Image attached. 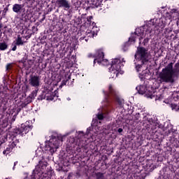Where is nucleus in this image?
Instances as JSON below:
<instances>
[{"mask_svg":"<svg viewBox=\"0 0 179 179\" xmlns=\"http://www.w3.org/2000/svg\"><path fill=\"white\" fill-rule=\"evenodd\" d=\"M17 164V162H15L14 163V166H16Z\"/></svg>","mask_w":179,"mask_h":179,"instance_id":"ea45409f","label":"nucleus"},{"mask_svg":"<svg viewBox=\"0 0 179 179\" xmlns=\"http://www.w3.org/2000/svg\"><path fill=\"white\" fill-rule=\"evenodd\" d=\"M39 169H41V170H44V169H46L47 167V162L44 161H39Z\"/></svg>","mask_w":179,"mask_h":179,"instance_id":"a211bd4d","label":"nucleus"},{"mask_svg":"<svg viewBox=\"0 0 179 179\" xmlns=\"http://www.w3.org/2000/svg\"><path fill=\"white\" fill-rule=\"evenodd\" d=\"M174 63H169L165 68L162 69L159 73L160 83H174V78L179 75V62L173 66Z\"/></svg>","mask_w":179,"mask_h":179,"instance_id":"f257e3e1","label":"nucleus"},{"mask_svg":"<svg viewBox=\"0 0 179 179\" xmlns=\"http://www.w3.org/2000/svg\"><path fill=\"white\" fill-rule=\"evenodd\" d=\"M58 8H64V9H70L71 3L68 0H56Z\"/></svg>","mask_w":179,"mask_h":179,"instance_id":"0eeeda50","label":"nucleus"},{"mask_svg":"<svg viewBox=\"0 0 179 179\" xmlns=\"http://www.w3.org/2000/svg\"><path fill=\"white\" fill-rule=\"evenodd\" d=\"M8 50V43L6 42L0 43V51Z\"/></svg>","mask_w":179,"mask_h":179,"instance_id":"f3484780","label":"nucleus"},{"mask_svg":"<svg viewBox=\"0 0 179 179\" xmlns=\"http://www.w3.org/2000/svg\"><path fill=\"white\" fill-rule=\"evenodd\" d=\"M50 141V145L53 149H58L59 148V144L61 143V140L59 138L52 136V138Z\"/></svg>","mask_w":179,"mask_h":179,"instance_id":"6e6552de","label":"nucleus"},{"mask_svg":"<svg viewBox=\"0 0 179 179\" xmlns=\"http://www.w3.org/2000/svg\"><path fill=\"white\" fill-rule=\"evenodd\" d=\"M85 38H86V37H81L80 40H85Z\"/></svg>","mask_w":179,"mask_h":179,"instance_id":"4c0bfd02","label":"nucleus"},{"mask_svg":"<svg viewBox=\"0 0 179 179\" xmlns=\"http://www.w3.org/2000/svg\"><path fill=\"white\" fill-rule=\"evenodd\" d=\"M17 131L18 134H22V135H24V134H27V132L30 131V127L22 126Z\"/></svg>","mask_w":179,"mask_h":179,"instance_id":"9b49d317","label":"nucleus"},{"mask_svg":"<svg viewBox=\"0 0 179 179\" xmlns=\"http://www.w3.org/2000/svg\"><path fill=\"white\" fill-rule=\"evenodd\" d=\"M140 29H136V31L134 32L136 36H141V33L139 32Z\"/></svg>","mask_w":179,"mask_h":179,"instance_id":"c85d7f7f","label":"nucleus"},{"mask_svg":"<svg viewBox=\"0 0 179 179\" xmlns=\"http://www.w3.org/2000/svg\"><path fill=\"white\" fill-rule=\"evenodd\" d=\"M22 8L23 6L22 4L15 3L13 6V10L15 13H20L22 12Z\"/></svg>","mask_w":179,"mask_h":179,"instance_id":"9d476101","label":"nucleus"},{"mask_svg":"<svg viewBox=\"0 0 179 179\" xmlns=\"http://www.w3.org/2000/svg\"><path fill=\"white\" fill-rule=\"evenodd\" d=\"M12 150V148L10 145H8V148H6V149L3 151V155H9V153H10Z\"/></svg>","mask_w":179,"mask_h":179,"instance_id":"aec40b11","label":"nucleus"},{"mask_svg":"<svg viewBox=\"0 0 179 179\" xmlns=\"http://www.w3.org/2000/svg\"><path fill=\"white\" fill-rule=\"evenodd\" d=\"M92 19H93L92 16H89L87 17V20L89 23H90V22H92Z\"/></svg>","mask_w":179,"mask_h":179,"instance_id":"c756f323","label":"nucleus"},{"mask_svg":"<svg viewBox=\"0 0 179 179\" xmlns=\"http://www.w3.org/2000/svg\"><path fill=\"white\" fill-rule=\"evenodd\" d=\"M96 177L98 179L103 178V173H96Z\"/></svg>","mask_w":179,"mask_h":179,"instance_id":"cd10ccee","label":"nucleus"},{"mask_svg":"<svg viewBox=\"0 0 179 179\" xmlns=\"http://www.w3.org/2000/svg\"><path fill=\"white\" fill-rule=\"evenodd\" d=\"M31 96V99H34V97H36V96H37V90L33 91Z\"/></svg>","mask_w":179,"mask_h":179,"instance_id":"b1692460","label":"nucleus"},{"mask_svg":"<svg viewBox=\"0 0 179 179\" xmlns=\"http://www.w3.org/2000/svg\"><path fill=\"white\" fill-rule=\"evenodd\" d=\"M9 146L13 150V148L16 146V142L13 141L10 145H9Z\"/></svg>","mask_w":179,"mask_h":179,"instance_id":"a878e982","label":"nucleus"},{"mask_svg":"<svg viewBox=\"0 0 179 179\" xmlns=\"http://www.w3.org/2000/svg\"><path fill=\"white\" fill-rule=\"evenodd\" d=\"M136 89L139 94H145L146 93L147 89L145 85L137 86Z\"/></svg>","mask_w":179,"mask_h":179,"instance_id":"f8f14e48","label":"nucleus"},{"mask_svg":"<svg viewBox=\"0 0 179 179\" xmlns=\"http://www.w3.org/2000/svg\"><path fill=\"white\" fill-rule=\"evenodd\" d=\"M2 94H3V93H0V96H2Z\"/></svg>","mask_w":179,"mask_h":179,"instance_id":"79ce46f5","label":"nucleus"},{"mask_svg":"<svg viewBox=\"0 0 179 179\" xmlns=\"http://www.w3.org/2000/svg\"><path fill=\"white\" fill-rule=\"evenodd\" d=\"M108 97H115L116 101L119 106H122V101L118 98V92L113 87V85H110L108 87V93H107Z\"/></svg>","mask_w":179,"mask_h":179,"instance_id":"20e7f679","label":"nucleus"},{"mask_svg":"<svg viewBox=\"0 0 179 179\" xmlns=\"http://www.w3.org/2000/svg\"><path fill=\"white\" fill-rule=\"evenodd\" d=\"M147 97H150V99H152V94L147 96Z\"/></svg>","mask_w":179,"mask_h":179,"instance_id":"58836bf2","label":"nucleus"},{"mask_svg":"<svg viewBox=\"0 0 179 179\" xmlns=\"http://www.w3.org/2000/svg\"><path fill=\"white\" fill-rule=\"evenodd\" d=\"M88 57H89V58H92V57L93 58H94L95 56H93V55H92V54H89V55H88Z\"/></svg>","mask_w":179,"mask_h":179,"instance_id":"f704fd0d","label":"nucleus"},{"mask_svg":"<svg viewBox=\"0 0 179 179\" xmlns=\"http://www.w3.org/2000/svg\"><path fill=\"white\" fill-rule=\"evenodd\" d=\"M176 33H179V31H176Z\"/></svg>","mask_w":179,"mask_h":179,"instance_id":"a18cd8bd","label":"nucleus"},{"mask_svg":"<svg viewBox=\"0 0 179 179\" xmlns=\"http://www.w3.org/2000/svg\"><path fill=\"white\" fill-rule=\"evenodd\" d=\"M69 79H71V76H68V78H67V80H66V82H68V80H69Z\"/></svg>","mask_w":179,"mask_h":179,"instance_id":"e433bc0d","label":"nucleus"},{"mask_svg":"<svg viewBox=\"0 0 179 179\" xmlns=\"http://www.w3.org/2000/svg\"><path fill=\"white\" fill-rule=\"evenodd\" d=\"M129 41H133V43H135L136 40L134 37L129 38Z\"/></svg>","mask_w":179,"mask_h":179,"instance_id":"2f4dec72","label":"nucleus"},{"mask_svg":"<svg viewBox=\"0 0 179 179\" xmlns=\"http://www.w3.org/2000/svg\"><path fill=\"white\" fill-rule=\"evenodd\" d=\"M13 66V63H9L6 65V71H10V69H12V67Z\"/></svg>","mask_w":179,"mask_h":179,"instance_id":"5701e85b","label":"nucleus"},{"mask_svg":"<svg viewBox=\"0 0 179 179\" xmlns=\"http://www.w3.org/2000/svg\"><path fill=\"white\" fill-rule=\"evenodd\" d=\"M94 36H96V34L94 33V31H92L91 30H87L86 31V36L88 38H93V37H94Z\"/></svg>","mask_w":179,"mask_h":179,"instance_id":"dca6fc26","label":"nucleus"},{"mask_svg":"<svg viewBox=\"0 0 179 179\" xmlns=\"http://www.w3.org/2000/svg\"><path fill=\"white\" fill-rule=\"evenodd\" d=\"M62 85H66V81H62Z\"/></svg>","mask_w":179,"mask_h":179,"instance_id":"c9c22d12","label":"nucleus"},{"mask_svg":"<svg viewBox=\"0 0 179 179\" xmlns=\"http://www.w3.org/2000/svg\"><path fill=\"white\" fill-rule=\"evenodd\" d=\"M87 40H89V39H87V38H85V41H87Z\"/></svg>","mask_w":179,"mask_h":179,"instance_id":"37998d69","label":"nucleus"},{"mask_svg":"<svg viewBox=\"0 0 179 179\" xmlns=\"http://www.w3.org/2000/svg\"><path fill=\"white\" fill-rule=\"evenodd\" d=\"M121 66H122V62H121V59L116 58L112 61L110 71H112V73H114L116 78L118 76L120 71H121Z\"/></svg>","mask_w":179,"mask_h":179,"instance_id":"7ed1b4c3","label":"nucleus"},{"mask_svg":"<svg viewBox=\"0 0 179 179\" xmlns=\"http://www.w3.org/2000/svg\"><path fill=\"white\" fill-rule=\"evenodd\" d=\"M84 136H85V134L83 133V131H79L78 141L80 142V139H82V138H83ZM78 145L79 148H83V144H82V143H79Z\"/></svg>","mask_w":179,"mask_h":179,"instance_id":"2eb2a0df","label":"nucleus"},{"mask_svg":"<svg viewBox=\"0 0 179 179\" xmlns=\"http://www.w3.org/2000/svg\"><path fill=\"white\" fill-rule=\"evenodd\" d=\"M15 43V45H24V41H23L20 35L17 36V38H16Z\"/></svg>","mask_w":179,"mask_h":179,"instance_id":"ddd939ff","label":"nucleus"},{"mask_svg":"<svg viewBox=\"0 0 179 179\" xmlns=\"http://www.w3.org/2000/svg\"><path fill=\"white\" fill-rule=\"evenodd\" d=\"M141 68H142V66L140 64H137L136 66V69L137 72H139V69H141Z\"/></svg>","mask_w":179,"mask_h":179,"instance_id":"bb28decb","label":"nucleus"},{"mask_svg":"<svg viewBox=\"0 0 179 179\" xmlns=\"http://www.w3.org/2000/svg\"><path fill=\"white\" fill-rule=\"evenodd\" d=\"M20 55H22V61H26L27 59V54L24 52H21L18 53Z\"/></svg>","mask_w":179,"mask_h":179,"instance_id":"412c9836","label":"nucleus"},{"mask_svg":"<svg viewBox=\"0 0 179 179\" xmlns=\"http://www.w3.org/2000/svg\"><path fill=\"white\" fill-rule=\"evenodd\" d=\"M159 27H161V29H164V27L166 26V24H164V23L162 22V24L159 25Z\"/></svg>","mask_w":179,"mask_h":179,"instance_id":"473e14b6","label":"nucleus"},{"mask_svg":"<svg viewBox=\"0 0 179 179\" xmlns=\"http://www.w3.org/2000/svg\"><path fill=\"white\" fill-rule=\"evenodd\" d=\"M171 10L172 13H177V12H178V10L176 8H173Z\"/></svg>","mask_w":179,"mask_h":179,"instance_id":"7c9ffc66","label":"nucleus"},{"mask_svg":"<svg viewBox=\"0 0 179 179\" xmlns=\"http://www.w3.org/2000/svg\"><path fill=\"white\" fill-rule=\"evenodd\" d=\"M44 19H45V16L43 17V18L42 19V20H44Z\"/></svg>","mask_w":179,"mask_h":179,"instance_id":"a19ab883","label":"nucleus"},{"mask_svg":"<svg viewBox=\"0 0 179 179\" xmlns=\"http://www.w3.org/2000/svg\"><path fill=\"white\" fill-rule=\"evenodd\" d=\"M108 60L104 59V52L101 50L96 51V54L95 55V59L94 60V64H101L102 65H104V62H108Z\"/></svg>","mask_w":179,"mask_h":179,"instance_id":"39448f33","label":"nucleus"},{"mask_svg":"<svg viewBox=\"0 0 179 179\" xmlns=\"http://www.w3.org/2000/svg\"><path fill=\"white\" fill-rule=\"evenodd\" d=\"M96 118H98V120L101 121V120H104V115L103 113H98L96 115Z\"/></svg>","mask_w":179,"mask_h":179,"instance_id":"4be33fe9","label":"nucleus"},{"mask_svg":"<svg viewBox=\"0 0 179 179\" xmlns=\"http://www.w3.org/2000/svg\"><path fill=\"white\" fill-rule=\"evenodd\" d=\"M92 5L94 6L95 8H99L103 2V0H92L91 1Z\"/></svg>","mask_w":179,"mask_h":179,"instance_id":"4468645a","label":"nucleus"},{"mask_svg":"<svg viewBox=\"0 0 179 179\" xmlns=\"http://www.w3.org/2000/svg\"><path fill=\"white\" fill-rule=\"evenodd\" d=\"M3 97H5V95L3 96Z\"/></svg>","mask_w":179,"mask_h":179,"instance_id":"49530a36","label":"nucleus"},{"mask_svg":"<svg viewBox=\"0 0 179 179\" xmlns=\"http://www.w3.org/2000/svg\"><path fill=\"white\" fill-rule=\"evenodd\" d=\"M51 100V99L48 98V96H46L45 93H43L38 97V100Z\"/></svg>","mask_w":179,"mask_h":179,"instance_id":"6ab92c4d","label":"nucleus"},{"mask_svg":"<svg viewBox=\"0 0 179 179\" xmlns=\"http://www.w3.org/2000/svg\"><path fill=\"white\" fill-rule=\"evenodd\" d=\"M122 131H124L122 128H119L117 129V132H119V134H121V132H122Z\"/></svg>","mask_w":179,"mask_h":179,"instance_id":"72a5a7b5","label":"nucleus"},{"mask_svg":"<svg viewBox=\"0 0 179 179\" xmlns=\"http://www.w3.org/2000/svg\"><path fill=\"white\" fill-rule=\"evenodd\" d=\"M40 80H41L40 76H30L29 83L33 87H38V86H40Z\"/></svg>","mask_w":179,"mask_h":179,"instance_id":"423d86ee","label":"nucleus"},{"mask_svg":"<svg viewBox=\"0 0 179 179\" xmlns=\"http://www.w3.org/2000/svg\"><path fill=\"white\" fill-rule=\"evenodd\" d=\"M152 31H150L148 34H147V38H145L144 40H143V43H142V41H141V40H142V38H142V37H141L140 38H139V46L141 47V45H144V47L145 46H146V45H148V43H149V40H150V38H152Z\"/></svg>","mask_w":179,"mask_h":179,"instance_id":"1a4fd4ad","label":"nucleus"},{"mask_svg":"<svg viewBox=\"0 0 179 179\" xmlns=\"http://www.w3.org/2000/svg\"><path fill=\"white\" fill-rule=\"evenodd\" d=\"M149 57H150V54L148 52V49L141 46L137 48V50L134 55L136 59H139L142 62V64H145V62H149Z\"/></svg>","mask_w":179,"mask_h":179,"instance_id":"f03ea898","label":"nucleus"},{"mask_svg":"<svg viewBox=\"0 0 179 179\" xmlns=\"http://www.w3.org/2000/svg\"><path fill=\"white\" fill-rule=\"evenodd\" d=\"M12 45H13V47L12 48V51H16V50L17 48V45H16V43L15 42H13Z\"/></svg>","mask_w":179,"mask_h":179,"instance_id":"393cba45","label":"nucleus"},{"mask_svg":"<svg viewBox=\"0 0 179 179\" xmlns=\"http://www.w3.org/2000/svg\"><path fill=\"white\" fill-rule=\"evenodd\" d=\"M176 33H179V31H176Z\"/></svg>","mask_w":179,"mask_h":179,"instance_id":"c03bdc74","label":"nucleus"}]
</instances>
